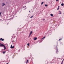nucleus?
<instances>
[{"mask_svg": "<svg viewBox=\"0 0 64 64\" xmlns=\"http://www.w3.org/2000/svg\"><path fill=\"white\" fill-rule=\"evenodd\" d=\"M0 46H2V47H5V46L4 44H1V43H0Z\"/></svg>", "mask_w": 64, "mask_h": 64, "instance_id": "obj_1", "label": "nucleus"}, {"mask_svg": "<svg viewBox=\"0 0 64 64\" xmlns=\"http://www.w3.org/2000/svg\"><path fill=\"white\" fill-rule=\"evenodd\" d=\"M56 53H57V54L58 53V48H56Z\"/></svg>", "mask_w": 64, "mask_h": 64, "instance_id": "obj_2", "label": "nucleus"}, {"mask_svg": "<svg viewBox=\"0 0 64 64\" xmlns=\"http://www.w3.org/2000/svg\"><path fill=\"white\" fill-rule=\"evenodd\" d=\"M32 33H33V32H32V31H30V33L29 34V37L30 36H31V34H32Z\"/></svg>", "mask_w": 64, "mask_h": 64, "instance_id": "obj_3", "label": "nucleus"}, {"mask_svg": "<svg viewBox=\"0 0 64 64\" xmlns=\"http://www.w3.org/2000/svg\"><path fill=\"white\" fill-rule=\"evenodd\" d=\"M4 40V39L2 38H1L0 39V41H3Z\"/></svg>", "mask_w": 64, "mask_h": 64, "instance_id": "obj_4", "label": "nucleus"}, {"mask_svg": "<svg viewBox=\"0 0 64 64\" xmlns=\"http://www.w3.org/2000/svg\"><path fill=\"white\" fill-rule=\"evenodd\" d=\"M14 48V46H12V45H11V46H10L11 48Z\"/></svg>", "mask_w": 64, "mask_h": 64, "instance_id": "obj_5", "label": "nucleus"}, {"mask_svg": "<svg viewBox=\"0 0 64 64\" xmlns=\"http://www.w3.org/2000/svg\"><path fill=\"white\" fill-rule=\"evenodd\" d=\"M37 38H34V40H37Z\"/></svg>", "mask_w": 64, "mask_h": 64, "instance_id": "obj_6", "label": "nucleus"}, {"mask_svg": "<svg viewBox=\"0 0 64 64\" xmlns=\"http://www.w3.org/2000/svg\"><path fill=\"white\" fill-rule=\"evenodd\" d=\"M50 16H52V17H53L54 16L53 15V14H50Z\"/></svg>", "mask_w": 64, "mask_h": 64, "instance_id": "obj_7", "label": "nucleus"}, {"mask_svg": "<svg viewBox=\"0 0 64 64\" xmlns=\"http://www.w3.org/2000/svg\"><path fill=\"white\" fill-rule=\"evenodd\" d=\"M29 60H27L26 62V63H28V62H29Z\"/></svg>", "mask_w": 64, "mask_h": 64, "instance_id": "obj_8", "label": "nucleus"}, {"mask_svg": "<svg viewBox=\"0 0 64 64\" xmlns=\"http://www.w3.org/2000/svg\"><path fill=\"white\" fill-rule=\"evenodd\" d=\"M2 4V6H4V5H5V4H4V3Z\"/></svg>", "mask_w": 64, "mask_h": 64, "instance_id": "obj_9", "label": "nucleus"}, {"mask_svg": "<svg viewBox=\"0 0 64 64\" xmlns=\"http://www.w3.org/2000/svg\"><path fill=\"white\" fill-rule=\"evenodd\" d=\"M6 52H3V54H5V53H6Z\"/></svg>", "mask_w": 64, "mask_h": 64, "instance_id": "obj_10", "label": "nucleus"}, {"mask_svg": "<svg viewBox=\"0 0 64 64\" xmlns=\"http://www.w3.org/2000/svg\"><path fill=\"white\" fill-rule=\"evenodd\" d=\"M34 16H31L30 17V18H32Z\"/></svg>", "mask_w": 64, "mask_h": 64, "instance_id": "obj_11", "label": "nucleus"}, {"mask_svg": "<svg viewBox=\"0 0 64 64\" xmlns=\"http://www.w3.org/2000/svg\"><path fill=\"white\" fill-rule=\"evenodd\" d=\"M61 5H62V6H63V5H64V4H61Z\"/></svg>", "mask_w": 64, "mask_h": 64, "instance_id": "obj_12", "label": "nucleus"}, {"mask_svg": "<svg viewBox=\"0 0 64 64\" xmlns=\"http://www.w3.org/2000/svg\"><path fill=\"white\" fill-rule=\"evenodd\" d=\"M43 3H44V2H42V3H41V4L42 5V4H43Z\"/></svg>", "mask_w": 64, "mask_h": 64, "instance_id": "obj_13", "label": "nucleus"}, {"mask_svg": "<svg viewBox=\"0 0 64 64\" xmlns=\"http://www.w3.org/2000/svg\"><path fill=\"white\" fill-rule=\"evenodd\" d=\"M62 40V38H60L59 39V41H60V40Z\"/></svg>", "mask_w": 64, "mask_h": 64, "instance_id": "obj_14", "label": "nucleus"}, {"mask_svg": "<svg viewBox=\"0 0 64 64\" xmlns=\"http://www.w3.org/2000/svg\"><path fill=\"white\" fill-rule=\"evenodd\" d=\"M27 45H28V46H29V43L28 44H27Z\"/></svg>", "mask_w": 64, "mask_h": 64, "instance_id": "obj_15", "label": "nucleus"}, {"mask_svg": "<svg viewBox=\"0 0 64 64\" xmlns=\"http://www.w3.org/2000/svg\"><path fill=\"white\" fill-rule=\"evenodd\" d=\"M45 38V37H44V38H42V39H44V38Z\"/></svg>", "mask_w": 64, "mask_h": 64, "instance_id": "obj_16", "label": "nucleus"}, {"mask_svg": "<svg viewBox=\"0 0 64 64\" xmlns=\"http://www.w3.org/2000/svg\"><path fill=\"white\" fill-rule=\"evenodd\" d=\"M45 6H47V4H45Z\"/></svg>", "mask_w": 64, "mask_h": 64, "instance_id": "obj_17", "label": "nucleus"}, {"mask_svg": "<svg viewBox=\"0 0 64 64\" xmlns=\"http://www.w3.org/2000/svg\"><path fill=\"white\" fill-rule=\"evenodd\" d=\"M4 50H5L6 49V47H4Z\"/></svg>", "mask_w": 64, "mask_h": 64, "instance_id": "obj_18", "label": "nucleus"}, {"mask_svg": "<svg viewBox=\"0 0 64 64\" xmlns=\"http://www.w3.org/2000/svg\"><path fill=\"white\" fill-rule=\"evenodd\" d=\"M56 1L57 2V1H59V0H56Z\"/></svg>", "mask_w": 64, "mask_h": 64, "instance_id": "obj_19", "label": "nucleus"}, {"mask_svg": "<svg viewBox=\"0 0 64 64\" xmlns=\"http://www.w3.org/2000/svg\"><path fill=\"white\" fill-rule=\"evenodd\" d=\"M59 8H57V10H59Z\"/></svg>", "mask_w": 64, "mask_h": 64, "instance_id": "obj_20", "label": "nucleus"}, {"mask_svg": "<svg viewBox=\"0 0 64 64\" xmlns=\"http://www.w3.org/2000/svg\"><path fill=\"white\" fill-rule=\"evenodd\" d=\"M1 12H0V16H1Z\"/></svg>", "mask_w": 64, "mask_h": 64, "instance_id": "obj_21", "label": "nucleus"}, {"mask_svg": "<svg viewBox=\"0 0 64 64\" xmlns=\"http://www.w3.org/2000/svg\"><path fill=\"white\" fill-rule=\"evenodd\" d=\"M60 14H61V12L60 13Z\"/></svg>", "mask_w": 64, "mask_h": 64, "instance_id": "obj_22", "label": "nucleus"}, {"mask_svg": "<svg viewBox=\"0 0 64 64\" xmlns=\"http://www.w3.org/2000/svg\"><path fill=\"white\" fill-rule=\"evenodd\" d=\"M63 61H62V63H63Z\"/></svg>", "mask_w": 64, "mask_h": 64, "instance_id": "obj_23", "label": "nucleus"}, {"mask_svg": "<svg viewBox=\"0 0 64 64\" xmlns=\"http://www.w3.org/2000/svg\"><path fill=\"white\" fill-rule=\"evenodd\" d=\"M63 61H64V59L62 60L63 62Z\"/></svg>", "mask_w": 64, "mask_h": 64, "instance_id": "obj_24", "label": "nucleus"}, {"mask_svg": "<svg viewBox=\"0 0 64 64\" xmlns=\"http://www.w3.org/2000/svg\"><path fill=\"white\" fill-rule=\"evenodd\" d=\"M45 20V19H44V20Z\"/></svg>", "mask_w": 64, "mask_h": 64, "instance_id": "obj_25", "label": "nucleus"}, {"mask_svg": "<svg viewBox=\"0 0 64 64\" xmlns=\"http://www.w3.org/2000/svg\"><path fill=\"white\" fill-rule=\"evenodd\" d=\"M6 64H9L7 63Z\"/></svg>", "mask_w": 64, "mask_h": 64, "instance_id": "obj_26", "label": "nucleus"}, {"mask_svg": "<svg viewBox=\"0 0 64 64\" xmlns=\"http://www.w3.org/2000/svg\"><path fill=\"white\" fill-rule=\"evenodd\" d=\"M60 7V6H58V7L59 8V7Z\"/></svg>", "mask_w": 64, "mask_h": 64, "instance_id": "obj_27", "label": "nucleus"}, {"mask_svg": "<svg viewBox=\"0 0 64 64\" xmlns=\"http://www.w3.org/2000/svg\"><path fill=\"white\" fill-rule=\"evenodd\" d=\"M24 7H26V6H25Z\"/></svg>", "mask_w": 64, "mask_h": 64, "instance_id": "obj_28", "label": "nucleus"}, {"mask_svg": "<svg viewBox=\"0 0 64 64\" xmlns=\"http://www.w3.org/2000/svg\"><path fill=\"white\" fill-rule=\"evenodd\" d=\"M61 64H62V63H61Z\"/></svg>", "mask_w": 64, "mask_h": 64, "instance_id": "obj_29", "label": "nucleus"}, {"mask_svg": "<svg viewBox=\"0 0 64 64\" xmlns=\"http://www.w3.org/2000/svg\"><path fill=\"white\" fill-rule=\"evenodd\" d=\"M29 12H30V11H29Z\"/></svg>", "mask_w": 64, "mask_h": 64, "instance_id": "obj_30", "label": "nucleus"}]
</instances>
